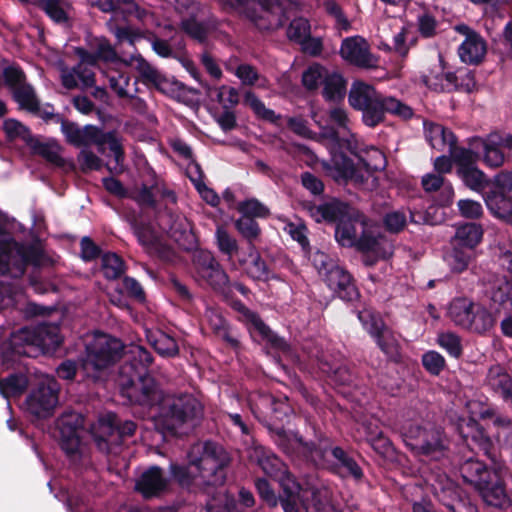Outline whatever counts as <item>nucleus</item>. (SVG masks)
<instances>
[{
  "instance_id": "f257e3e1",
  "label": "nucleus",
  "mask_w": 512,
  "mask_h": 512,
  "mask_svg": "<svg viewBox=\"0 0 512 512\" xmlns=\"http://www.w3.org/2000/svg\"><path fill=\"white\" fill-rule=\"evenodd\" d=\"M232 462L229 452L214 441H205L199 456L188 453V462H170L169 482L188 493H207L223 486Z\"/></svg>"
},
{
  "instance_id": "f03ea898",
  "label": "nucleus",
  "mask_w": 512,
  "mask_h": 512,
  "mask_svg": "<svg viewBox=\"0 0 512 512\" xmlns=\"http://www.w3.org/2000/svg\"><path fill=\"white\" fill-rule=\"evenodd\" d=\"M152 354L138 346L129 354L119 368L118 385L121 395L130 404L152 409L163 401L165 395L160 384L149 373Z\"/></svg>"
},
{
  "instance_id": "7ed1b4c3",
  "label": "nucleus",
  "mask_w": 512,
  "mask_h": 512,
  "mask_svg": "<svg viewBox=\"0 0 512 512\" xmlns=\"http://www.w3.org/2000/svg\"><path fill=\"white\" fill-rule=\"evenodd\" d=\"M349 105L361 112V121L368 128H375L391 115L402 120L411 119L413 109L394 96L385 95L370 84L355 81L348 94Z\"/></svg>"
},
{
  "instance_id": "20e7f679",
  "label": "nucleus",
  "mask_w": 512,
  "mask_h": 512,
  "mask_svg": "<svg viewBox=\"0 0 512 512\" xmlns=\"http://www.w3.org/2000/svg\"><path fill=\"white\" fill-rule=\"evenodd\" d=\"M61 344L57 326L41 324L33 328L23 327L13 332L1 345V357L5 363L15 362L22 356L35 358L40 354L55 352Z\"/></svg>"
},
{
  "instance_id": "39448f33",
  "label": "nucleus",
  "mask_w": 512,
  "mask_h": 512,
  "mask_svg": "<svg viewBox=\"0 0 512 512\" xmlns=\"http://www.w3.org/2000/svg\"><path fill=\"white\" fill-rule=\"evenodd\" d=\"M459 472L464 483L473 486L487 505L499 509L510 506L505 481L496 469L489 468L478 459L469 458L460 465Z\"/></svg>"
},
{
  "instance_id": "423d86ee",
  "label": "nucleus",
  "mask_w": 512,
  "mask_h": 512,
  "mask_svg": "<svg viewBox=\"0 0 512 512\" xmlns=\"http://www.w3.org/2000/svg\"><path fill=\"white\" fill-rule=\"evenodd\" d=\"M153 417L157 431L164 435L176 436L186 424H194L203 415L202 404L192 394L178 396L164 395Z\"/></svg>"
},
{
  "instance_id": "0eeeda50",
  "label": "nucleus",
  "mask_w": 512,
  "mask_h": 512,
  "mask_svg": "<svg viewBox=\"0 0 512 512\" xmlns=\"http://www.w3.org/2000/svg\"><path fill=\"white\" fill-rule=\"evenodd\" d=\"M305 452L315 466L327 467L340 478H352L360 482L364 478L363 469L354 457L341 446H333L332 440L324 435L318 437L317 444H304Z\"/></svg>"
},
{
  "instance_id": "6e6552de",
  "label": "nucleus",
  "mask_w": 512,
  "mask_h": 512,
  "mask_svg": "<svg viewBox=\"0 0 512 512\" xmlns=\"http://www.w3.org/2000/svg\"><path fill=\"white\" fill-rule=\"evenodd\" d=\"M125 346L121 340L107 334L100 335L86 347V360L83 370L92 383L102 380L101 373L113 366L124 354Z\"/></svg>"
},
{
  "instance_id": "1a4fd4ad",
  "label": "nucleus",
  "mask_w": 512,
  "mask_h": 512,
  "mask_svg": "<svg viewBox=\"0 0 512 512\" xmlns=\"http://www.w3.org/2000/svg\"><path fill=\"white\" fill-rule=\"evenodd\" d=\"M137 425L131 420H122L116 413L100 416L92 428V437L97 448L106 454H118L127 438L136 432Z\"/></svg>"
},
{
  "instance_id": "9d476101",
  "label": "nucleus",
  "mask_w": 512,
  "mask_h": 512,
  "mask_svg": "<svg viewBox=\"0 0 512 512\" xmlns=\"http://www.w3.org/2000/svg\"><path fill=\"white\" fill-rule=\"evenodd\" d=\"M42 258L43 251L35 245L0 240V275L20 278L28 266H40Z\"/></svg>"
},
{
  "instance_id": "9b49d317",
  "label": "nucleus",
  "mask_w": 512,
  "mask_h": 512,
  "mask_svg": "<svg viewBox=\"0 0 512 512\" xmlns=\"http://www.w3.org/2000/svg\"><path fill=\"white\" fill-rule=\"evenodd\" d=\"M400 436L405 446L417 456L438 459L445 454V433L440 427L408 424L401 428Z\"/></svg>"
},
{
  "instance_id": "f8f14e48",
  "label": "nucleus",
  "mask_w": 512,
  "mask_h": 512,
  "mask_svg": "<svg viewBox=\"0 0 512 512\" xmlns=\"http://www.w3.org/2000/svg\"><path fill=\"white\" fill-rule=\"evenodd\" d=\"M231 308L237 312L236 320L242 323L251 340L257 344L265 343L266 346L279 352H288L290 349L286 340L275 333L261 318L259 313L251 310L241 300L232 301Z\"/></svg>"
},
{
  "instance_id": "ddd939ff",
  "label": "nucleus",
  "mask_w": 512,
  "mask_h": 512,
  "mask_svg": "<svg viewBox=\"0 0 512 512\" xmlns=\"http://www.w3.org/2000/svg\"><path fill=\"white\" fill-rule=\"evenodd\" d=\"M282 492L277 496L269 481L265 478L255 480L259 497L270 508L280 504L284 512H299L298 502L301 486L295 480L287 478L281 481Z\"/></svg>"
},
{
  "instance_id": "4468645a",
  "label": "nucleus",
  "mask_w": 512,
  "mask_h": 512,
  "mask_svg": "<svg viewBox=\"0 0 512 512\" xmlns=\"http://www.w3.org/2000/svg\"><path fill=\"white\" fill-rule=\"evenodd\" d=\"M59 383L51 377L39 382L26 397L27 411L39 419H46L53 415L59 402Z\"/></svg>"
},
{
  "instance_id": "2eb2a0df",
  "label": "nucleus",
  "mask_w": 512,
  "mask_h": 512,
  "mask_svg": "<svg viewBox=\"0 0 512 512\" xmlns=\"http://www.w3.org/2000/svg\"><path fill=\"white\" fill-rule=\"evenodd\" d=\"M423 83L430 89L437 92L451 93L454 91L472 93L476 89L475 73L468 68H458L454 72H441L422 77Z\"/></svg>"
},
{
  "instance_id": "dca6fc26",
  "label": "nucleus",
  "mask_w": 512,
  "mask_h": 512,
  "mask_svg": "<svg viewBox=\"0 0 512 512\" xmlns=\"http://www.w3.org/2000/svg\"><path fill=\"white\" fill-rule=\"evenodd\" d=\"M83 423V417L74 412L64 413L57 419L59 444L69 458H75L80 455Z\"/></svg>"
},
{
  "instance_id": "f3484780",
  "label": "nucleus",
  "mask_w": 512,
  "mask_h": 512,
  "mask_svg": "<svg viewBox=\"0 0 512 512\" xmlns=\"http://www.w3.org/2000/svg\"><path fill=\"white\" fill-rule=\"evenodd\" d=\"M96 145L98 151L103 153L104 146L108 145L109 150L113 153L117 164L124 161L125 152L121 140L115 131L104 132L95 125H85L82 128L80 147H89Z\"/></svg>"
},
{
  "instance_id": "a211bd4d",
  "label": "nucleus",
  "mask_w": 512,
  "mask_h": 512,
  "mask_svg": "<svg viewBox=\"0 0 512 512\" xmlns=\"http://www.w3.org/2000/svg\"><path fill=\"white\" fill-rule=\"evenodd\" d=\"M273 442L277 447L290 458H301L302 460L311 463V457L305 452L304 444H317L314 441H306L299 434H294L293 437L285 430L282 424L267 423L265 424Z\"/></svg>"
},
{
  "instance_id": "6ab92c4d",
  "label": "nucleus",
  "mask_w": 512,
  "mask_h": 512,
  "mask_svg": "<svg viewBox=\"0 0 512 512\" xmlns=\"http://www.w3.org/2000/svg\"><path fill=\"white\" fill-rule=\"evenodd\" d=\"M332 291L333 296L354 305L361 298L360 290L352 274L343 266L338 265L323 280Z\"/></svg>"
},
{
  "instance_id": "aec40b11",
  "label": "nucleus",
  "mask_w": 512,
  "mask_h": 512,
  "mask_svg": "<svg viewBox=\"0 0 512 512\" xmlns=\"http://www.w3.org/2000/svg\"><path fill=\"white\" fill-rule=\"evenodd\" d=\"M341 57L348 63L359 68L376 66L377 59L370 52L367 42L361 37H347L342 41Z\"/></svg>"
},
{
  "instance_id": "412c9836",
  "label": "nucleus",
  "mask_w": 512,
  "mask_h": 512,
  "mask_svg": "<svg viewBox=\"0 0 512 512\" xmlns=\"http://www.w3.org/2000/svg\"><path fill=\"white\" fill-rule=\"evenodd\" d=\"M307 209L310 216L318 223L325 221L337 224L350 213H352L351 216H357L356 208L337 198H331L329 201L319 205L309 203Z\"/></svg>"
},
{
  "instance_id": "4be33fe9",
  "label": "nucleus",
  "mask_w": 512,
  "mask_h": 512,
  "mask_svg": "<svg viewBox=\"0 0 512 512\" xmlns=\"http://www.w3.org/2000/svg\"><path fill=\"white\" fill-rule=\"evenodd\" d=\"M168 485L169 480L164 476L163 469L154 465L141 474L136 481L135 490L145 499H151L164 493Z\"/></svg>"
},
{
  "instance_id": "5701e85b",
  "label": "nucleus",
  "mask_w": 512,
  "mask_h": 512,
  "mask_svg": "<svg viewBox=\"0 0 512 512\" xmlns=\"http://www.w3.org/2000/svg\"><path fill=\"white\" fill-rule=\"evenodd\" d=\"M356 215H352L350 213L345 218H343L339 223H337L335 227V239L342 247L352 248L354 241H356L358 235V230L362 229V227L368 222V218L356 209Z\"/></svg>"
},
{
  "instance_id": "b1692460",
  "label": "nucleus",
  "mask_w": 512,
  "mask_h": 512,
  "mask_svg": "<svg viewBox=\"0 0 512 512\" xmlns=\"http://www.w3.org/2000/svg\"><path fill=\"white\" fill-rule=\"evenodd\" d=\"M485 205L490 214L506 224L512 225V196L494 190H487L483 195Z\"/></svg>"
},
{
  "instance_id": "393cba45",
  "label": "nucleus",
  "mask_w": 512,
  "mask_h": 512,
  "mask_svg": "<svg viewBox=\"0 0 512 512\" xmlns=\"http://www.w3.org/2000/svg\"><path fill=\"white\" fill-rule=\"evenodd\" d=\"M131 227L140 245L148 252H155L160 257H165L168 247L160 242L155 229L150 223L134 220L131 222Z\"/></svg>"
},
{
  "instance_id": "a878e982",
  "label": "nucleus",
  "mask_w": 512,
  "mask_h": 512,
  "mask_svg": "<svg viewBox=\"0 0 512 512\" xmlns=\"http://www.w3.org/2000/svg\"><path fill=\"white\" fill-rule=\"evenodd\" d=\"M486 52V42L477 32H471L468 34L458 49L461 61L472 65L481 63Z\"/></svg>"
},
{
  "instance_id": "bb28decb",
  "label": "nucleus",
  "mask_w": 512,
  "mask_h": 512,
  "mask_svg": "<svg viewBox=\"0 0 512 512\" xmlns=\"http://www.w3.org/2000/svg\"><path fill=\"white\" fill-rule=\"evenodd\" d=\"M77 79L81 82L82 89L95 85V73L86 65L76 64L70 70H64L61 73L62 85L68 90L78 87Z\"/></svg>"
},
{
  "instance_id": "cd10ccee",
  "label": "nucleus",
  "mask_w": 512,
  "mask_h": 512,
  "mask_svg": "<svg viewBox=\"0 0 512 512\" xmlns=\"http://www.w3.org/2000/svg\"><path fill=\"white\" fill-rule=\"evenodd\" d=\"M484 235V229L481 224L476 222H466L456 228L451 245L464 246L475 250L481 243Z\"/></svg>"
},
{
  "instance_id": "c85d7f7f",
  "label": "nucleus",
  "mask_w": 512,
  "mask_h": 512,
  "mask_svg": "<svg viewBox=\"0 0 512 512\" xmlns=\"http://www.w3.org/2000/svg\"><path fill=\"white\" fill-rule=\"evenodd\" d=\"M377 347L386 356L387 360L396 364L402 362L401 345L394 331L387 326L381 332L372 337Z\"/></svg>"
},
{
  "instance_id": "c756f323",
  "label": "nucleus",
  "mask_w": 512,
  "mask_h": 512,
  "mask_svg": "<svg viewBox=\"0 0 512 512\" xmlns=\"http://www.w3.org/2000/svg\"><path fill=\"white\" fill-rule=\"evenodd\" d=\"M456 175L471 191L483 196L488 190L489 177L477 167L476 163L468 167L456 168Z\"/></svg>"
},
{
  "instance_id": "7c9ffc66",
  "label": "nucleus",
  "mask_w": 512,
  "mask_h": 512,
  "mask_svg": "<svg viewBox=\"0 0 512 512\" xmlns=\"http://www.w3.org/2000/svg\"><path fill=\"white\" fill-rule=\"evenodd\" d=\"M138 71L143 83L152 84L160 91L164 92L168 85L174 86L176 90H184L185 88V85L178 80H173L170 83L165 76L161 75L155 68L150 65L149 62H147L142 57L138 62Z\"/></svg>"
},
{
  "instance_id": "2f4dec72",
  "label": "nucleus",
  "mask_w": 512,
  "mask_h": 512,
  "mask_svg": "<svg viewBox=\"0 0 512 512\" xmlns=\"http://www.w3.org/2000/svg\"><path fill=\"white\" fill-rule=\"evenodd\" d=\"M477 305L478 303L466 297L455 298L449 305L448 315L456 326L466 330Z\"/></svg>"
},
{
  "instance_id": "473e14b6",
  "label": "nucleus",
  "mask_w": 512,
  "mask_h": 512,
  "mask_svg": "<svg viewBox=\"0 0 512 512\" xmlns=\"http://www.w3.org/2000/svg\"><path fill=\"white\" fill-rule=\"evenodd\" d=\"M317 366L336 385L350 386L355 381V372L347 364L335 366L323 358H318Z\"/></svg>"
},
{
  "instance_id": "72a5a7b5",
  "label": "nucleus",
  "mask_w": 512,
  "mask_h": 512,
  "mask_svg": "<svg viewBox=\"0 0 512 512\" xmlns=\"http://www.w3.org/2000/svg\"><path fill=\"white\" fill-rule=\"evenodd\" d=\"M263 401L270 409L269 420L267 423L282 424L289 422V419L293 413L291 405L288 403V398H276L273 395L266 396Z\"/></svg>"
},
{
  "instance_id": "f704fd0d",
  "label": "nucleus",
  "mask_w": 512,
  "mask_h": 512,
  "mask_svg": "<svg viewBox=\"0 0 512 512\" xmlns=\"http://www.w3.org/2000/svg\"><path fill=\"white\" fill-rule=\"evenodd\" d=\"M346 94V80L337 72H328L324 78L322 96L326 101L338 102Z\"/></svg>"
},
{
  "instance_id": "c9c22d12",
  "label": "nucleus",
  "mask_w": 512,
  "mask_h": 512,
  "mask_svg": "<svg viewBox=\"0 0 512 512\" xmlns=\"http://www.w3.org/2000/svg\"><path fill=\"white\" fill-rule=\"evenodd\" d=\"M331 162L333 168L338 174L339 178L344 180H360L363 181V176L359 175L353 160L342 151H334L332 153Z\"/></svg>"
},
{
  "instance_id": "e433bc0d",
  "label": "nucleus",
  "mask_w": 512,
  "mask_h": 512,
  "mask_svg": "<svg viewBox=\"0 0 512 512\" xmlns=\"http://www.w3.org/2000/svg\"><path fill=\"white\" fill-rule=\"evenodd\" d=\"M495 322L492 312L478 303L466 330L483 335L494 327Z\"/></svg>"
},
{
  "instance_id": "4c0bfd02",
  "label": "nucleus",
  "mask_w": 512,
  "mask_h": 512,
  "mask_svg": "<svg viewBox=\"0 0 512 512\" xmlns=\"http://www.w3.org/2000/svg\"><path fill=\"white\" fill-rule=\"evenodd\" d=\"M12 97L13 100L19 104L21 109L31 113L40 112V101L34 87L30 83L27 82L16 88V90L12 92Z\"/></svg>"
},
{
  "instance_id": "58836bf2",
  "label": "nucleus",
  "mask_w": 512,
  "mask_h": 512,
  "mask_svg": "<svg viewBox=\"0 0 512 512\" xmlns=\"http://www.w3.org/2000/svg\"><path fill=\"white\" fill-rule=\"evenodd\" d=\"M101 271L107 280H117L126 271L124 259L114 252H106L101 256Z\"/></svg>"
},
{
  "instance_id": "ea45409f",
  "label": "nucleus",
  "mask_w": 512,
  "mask_h": 512,
  "mask_svg": "<svg viewBox=\"0 0 512 512\" xmlns=\"http://www.w3.org/2000/svg\"><path fill=\"white\" fill-rule=\"evenodd\" d=\"M356 314L363 329L371 338L387 327L381 314L372 308L357 310Z\"/></svg>"
},
{
  "instance_id": "a19ab883",
  "label": "nucleus",
  "mask_w": 512,
  "mask_h": 512,
  "mask_svg": "<svg viewBox=\"0 0 512 512\" xmlns=\"http://www.w3.org/2000/svg\"><path fill=\"white\" fill-rule=\"evenodd\" d=\"M243 104L248 106L255 116L261 120L273 124L280 120V115H277L274 110L267 108L264 102L253 91H247L244 94Z\"/></svg>"
},
{
  "instance_id": "79ce46f5",
  "label": "nucleus",
  "mask_w": 512,
  "mask_h": 512,
  "mask_svg": "<svg viewBox=\"0 0 512 512\" xmlns=\"http://www.w3.org/2000/svg\"><path fill=\"white\" fill-rule=\"evenodd\" d=\"M27 387L28 379L23 374L14 373L0 379V394L6 399L20 396Z\"/></svg>"
},
{
  "instance_id": "37998d69",
  "label": "nucleus",
  "mask_w": 512,
  "mask_h": 512,
  "mask_svg": "<svg viewBox=\"0 0 512 512\" xmlns=\"http://www.w3.org/2000/svg\"><path fill=\"white\" fill-rule=\"evenodd\" d=\"M39 7L47 16L57 24L68 22L67 9L70 7L68 0H38Z\"/></svg>"
},
{
  "instance_id": "c03bdc74",
  "label": "nucleus",
  "mask_w": 512,
  "mask_h": 512,
  "mask_svg": "<svg viewBox=\"0 0 512 512\" xmlns=\"http://www.w3.org/2000/svg\"><path fill=\"white\" fill-rule=\"evenodd\" d=\"M249 257L251 262L246 267V273L254 281L267 282L270 279L271 271L266 261L261 257L256 248L250 247Z\"/></svg>"
},
{
  "instance_id": "a18cd8bd",
  "label": "nucleus",
  "mask_w": 512,
  "mask_h": 512,
  "mask_svg": "<svg viewBox=\"0 0 512 512\" xmlns=\"http://www.w3.org/2000/svg\"><path fill=\"white\" fill-rule=\"evenodd\" d=\"M154 350L163 357H175L179 354L177 341L167 333L158 331L149 338Z\"/></svg>"
},
{
  "instance_id": "49530a36",
  "label": "nucleus",
  "mask_w": 512,
  "mask_h": 512,
  "mask_svg": "<svg viewBox=\"0 0 512 512\" xmlns=\"http://www.w3.org/2000/svg\"><path fill=\"white\" fill-rule=\"evenodd\" d=\"M257 463L269 477H278L282 473L283 462L274 453L263 448L256 449Z\"/></svg>"
},
{
  "instance_id": "de8ad7c7",
  "label": "nucleus",
  "mask_w": 512,
  "mask_h": 512,
  "mask_svg": "<svg viewBox=\"0 0 512 512\" xmlns=\"http://www.w3.org/2000/svg\"><path fill=\"white\" fill-rule=\"evenodd\" d=\"M90 49L95 51L98 61L116 63L119 61L115 47L106 37H94L89 42Z\"/></svg>"
},
{
  "instance_id": "09e8293b",
  "label": "nucleus",
  "mask_w": 512,
  "mask_h": 512,
  "mask_svg": "<svg viewBox=\"0 0 512 512\" xmlns=\"http://www.w3.org/2000/svg\"><path fill=\"white\" fill-rule=\"evenodd\" d=\"M328 72L329 70L319 63L311 64L302 73V85L308 91H315L320 85H323Z\"/></svg>"
},
{
  "instance_id": "8fccbe9b",
  "label": "nucleus",
  "mask_w": 512,
  "mask_h": 512,
  "mask_svg": "<svg viewBox=\"0 0 512 512\" xmlns=\"http://www.w3.org/2000/svg\"><path fill=\"white\" fill-rule=\"evenodd\" d=\"M471 424L475 427V433L472 438L477 443L479 449L489 458L493 463L497 462V451L495 445L486 432L485 428L481 426L476 420L471 419Z\"/></svg>"
},
{
  "instance_id": "3c124183",
  "label": "nucleus",
  "mask_w": 512,
  "mask_h": 512,
  "mask_svg": "<svg viewBox=\"0 0 512 512\" xmlns=\"http://www.w3.org/2000/svg\"><path fill=\"white\" fill-rule=\"evenodd\" d=\"M511 381V376L500 365L491 366L486 375V385L500 395L508 385H511Z\"/></svg>"
},
{
  "instance_id": "603ef678",
  "label": "nucleus",
  "mask_w": 512,
  "mask_h": 512,
  "mask_svg": "<svg viewBox=\"0 0 512 512\" xmlns=\"http://www.w3.org/2000/svg\"><path fill=\"white\" fill-rule=\"evenodd\" d=\"M474 250L458 245H452V251L448 256L449 265L454 272L465 271L474 257Z\"/></svg>"
},
{
  "instance_id": "864d4df0",
  "label": "nucleus",
  "mask_w": 512,
  "mask_h": 512,
  "mask_svg": "<svg viewBox=\"0 0 512 512\" xmlns=\"http://www.w3.org/2000/svg\"><path fill=\"white\" fill-rule=\"evenodd\" d=\"M235 228L239 234L248 241L250 247L254 250V242L259 238L261 234V228L256 219H252V217L240 216L235 221Z\"/></svg>"
},
{
  "instance_id": "5fc2aeb1",
  "label": "nucleus",
  "mask_w": 512,
  "mask_h": 512,
  "mask_svg": "<svg viewBox=\"0 0 512 512\" xmlns=\"http://www.w3.org/2000/svg\"><path fill=\"white\" fill-rule=\"evenodd\" d=\"M203 279L212 287L216 292H225L230 287V280L228 274L219 263L201 275Z\"/></svg>"
},
{
  "instance_id": "6e6d98bb",
  "label": "nucleus",
  "mask_w": 512,
  "mask_h": 512,
  "mask_svg": "<svg viewBox=\"0 0 512 512\" xmlns=\"http://www.w3.org/2000/svg\"><path fill=\"white\" fill-rule=\"evenodd\" d=\"M181 30L191 39L204 44L208 39V29L197 17L183 18L180 22Z\"/></svg>"
},
{
  "instance_id": "4d7b16f0",
  "label": "nucleus",
  "mask_w": 512,
  "mask_h": 512,
  "mask_svg": "<svg viewBox=\"0 0 512 512\" xmlns=\"http://www.w3.org/2000/svg\"><path fill=\"white\" fill-rule=\"evenodd\" d=\"M195 172L198 177L193 178L190 176V180L194 184L196 190L207 204L211 205L212 207L218 206L220 203V198L213 189L207 187V185L204 183V173L199 163H195Z\"/></svg>"
},
{
  "instance_id": "13d9d810",
  "label": "nucleus",
  "mask_w": 512,
  "mask_h": 512,
  "mask_svg": "<svg viewBox=\"0 0 512 512\" xmlns=\"http://www.w3.org/2000/svg\"><path fill=\"white\" fill-rule=\"evenodd\" d=\"M510 155H506L503 149L498 146L493 137H490L484 145V163L491 168H498L504 164Z\"/></svg>"
},
{
  "instance_id": "bf43d9fd",
  "label": "nucleus",
  "mask_w": 512,
  "mask_h": 512,
  "mask_svg": "<svg viewBox=\"0 0 512 512\" xmlns=\"http://www.w3.org/2000/svg\"><path fill=\"white\" fill-rule=\"evenodd\" d=\"M310 33V22L304 17L294 18L286 31L288 39L296 44H300Z\"/></svg>"
},
{
  "instance_id": "052dcab7",
  "label": "nucleus",
  "mask_w": 512,
  "mask_h": 512,
  "mask_svg": "<svg viewBox=\"0 0 512 512\" xmlns=\"http://www.w3.org/2000/svg\"><path fill=\"white\" fill-rule=\"evenodd\" d=\"M421 363L426 372L431 376H439L446 368L445 358L435 350H429L423 353Z\"/></svg>"
},
{
  "instance_id": "680f3d73",
  "label": "nucleus",
  "mask_w": 512,
  "mask_h": 512,
  "mask_svg": "<svg viewBox=\"0 0 512 512\" xmlns=\"http://www.w3.org/2000/svg\"><path fill=\"white\" fill-rule=\"evenodd\" d=\"M237 210L241 216L252 217V219L267 218L270 215L269 209L255 198L240 202Z\"/></svg>"
},
{
  "instance_id": "e2e57ef3",
  "label": "nucleus",
  "mask_w": 512,
  "mask_h": 512,
  "mask_svg": "<svg viewBox=\"0 0 512 512\" xmlns=\"http://www.w3.org/2000/svg\"><path fill=\"white\" fill-rule=\"evenodd\" d=\"M378 246L379 241L374 235V232L368 227V222H366L356 241H354L353 247L361 253H368L376 251Z\"/></svg>"
},
{
  "instance_id": "0e129e2a",
  "label": "nucleus",
  "mask_w": 512,
  "mask_h": 512,
  "mask_svg": "<svg viewBox=\"0 0 512 512\" xmlns=\"http://www.w3.org/2000/svg\"><path fill=\"white\" fill-rule=\"evenodd\" d=\"M437 343L451 357L458 359L463 354L461 338L455 333H452V332L440 333L438 335Z\"/></svg>"
},
{
  "instance_id": "69168bd1",
  "label": "nucleus",
  "mask_w": 512,
  "mask_h": 512,
  "mask_svg": "<svg viewBox=\"0 0 512 512\" xmlns=\"http://www.w3.org/2000/svg\"><path fill=\"white\" fill-rule=\"evenodd\" d=\"M216 244L219 251L231 258L238 252V243L223 227H217L215 232Z\"/></svg>"
},
{
  "instance_id": "338daca9",
  "label": "nucleus",
  "mask_w": 512,
  "mask_h": 512,
  "mask_svg": "<svg viewBox=\"0 0 512 512\" xmlns=\"http://www.w3.org/2000/svg\"><path fill=\"white\" fill-rule=\"evenodd\" d=\"M452 161L456 164V168L468 167L477 162L478 155L473 150L465 147H459L454 144L449 148Z\"/></svg>"
},
{
  "instance_id": "774afa93",
  "label": "nucleus",
  "mask_w": 512,
  "mask_h": 512,
  "mask_svg": "<svg viewBox=\"0 0 512 512\" xmlns=\"http://www.w3.org/2000/svg\"><path fill=\"white\" fill-rule=\"evenodd\" d=\"M118 291L120 294H125L138 303H144L146 301V293L142 285L133 277L124 276L121 288H119Z\"/></svg>"
}]
</instances>
